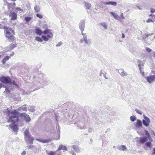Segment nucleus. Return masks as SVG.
I'll return each mask as SVG.
<instances>
[{
    "label": "nucleus",
    "instance_id": "1",
    "mask_svg": "<svg viewBox=\"0 0 155 155\" xmlns=\"http://www.w3.org/2000/svg\"><path fill=\"white\" fill-rule=\"evenodd\" d=\"M19 114L20 113L15 109L12 111L8 110L7 112V114L9 116L7 122L8 123L12 122V124H10L9 126L14 132L16 133L18 131L17 126L14 123L18 121V116Z\"/></svg>",
    "mask_w": 155,
    "mask_h": 155
},
{
    "label": "nucleus",
    "instance_id": "2",
    "mask_svg": "<svg viewBox=\"0 0 155 155\" xmlns=\"http://www.w3.org/2000/svg\"><path fill=\"white\" fill-rule=\"evenodd\" d=\"M24 134L25 141L28 143L33 144V141L34 140V139L30 134L29 128H28L26 129L24 132Z\"/></svg>",
    "mask_w": 155,
    "mask_h": 155
},
{
    "label": "nucleus",
    "instance_id": "3",
    "mask_svg": "<svg viewBox=\"0 0 155 155\" xmlns=\"http://www.w3.org/2000/svg\"><path fill=\"white\" fill-rule=\"evenodd\" d=\"M81 35L83 36V37L81 39L79 42L81 43H84L85 45H90L91 41V40L88 38L87 35L86 33H84L81 32Z\"/></svg>",
    "mask_w": 155,
    "mask_h": 155
},
{
    "label": "nucleus",
    "instance_id": "4",
    "mask_svg": "<svg viewBox=\"0 0 155 155\" xmlns=\"http://www.w3.org/2000/svg\"><path fill=\"white\" fill-rule=\"evenodd\" d=\"M0 81L5 84H11L12 80L11 78L8 76H2L0 78Z\"/></svg>",
    "mask_w": 155,
    "mask_h": 155
},
{
    "label": "nucleus",
    "instance_id": "5",
    "mask_svg": "<svg viewBox=\"0 0 155 155\" xmlns=\"http://www.w3.org/2000/svg\"><path fill=\"white\" fill-rule=\"evenodd\" d=\"M143 117L144 119L143 120V124L146 127H148L150 123V119L145 115H143Z\"/></svg>",
    "mask_w": 155,
    "mask_h": 155
},
{
    "label": "nucleus",
    "instance_id": "6",
    "mask_svg": "<svg viewBox=\"0 0 155 155\" xmlns=\"http://www.w3.org/2000/svg\"><path fill=\"white\" fill-rule=\"evenodd\" d=\"M20 116L22 117H24L25 120L26 122H29L31 121V118L29 115L26 113H22L20 114Z\"/></svg>",
    "mask_w": 155,
    "mask_h": 155
},
{
    "label": "nucleus",
    "instance_id": "7",
    "mask_svg": "<svg viewBox=\"0 0 155 155\" xmlns=\"http://www.w3.org/2000/svg\"><path fill=\"white\" fill-rule=\"evenodd\" d=\"M137 141L141 143H143L147 141V137H140V138H136Z\"/></svg>",
    "mask_w": 155,
    "mask_h": 155
},
{
    "label": "nucleus",
    "instance_id": "8",
    "mask_svg": "<svg viewBox=\"0 0 155 155\" xmlns=\"http://www.w3.org/2000/svg\"><path fill=\"white\" fill-rule=\"evenodd\" d=\"M147 81L151 84L155 80V75L148 76L146 78Z\"/></svg>",
    "mask_w": 155,
    "mask_h": 155
},
{
    "label": "nucleus",
    "instance_id": "9",
    "mask_svg": "<svg viewBox=\"0 0 155 155\" xmlns=\"http://www.w3.org/2000/svg\"><path fill=\"white\" fill-rule=\"evenodd\" d=\"M85 21L82 20L79 23V28L80 29V30L81 31V32H83V31H84L85 27Z\"/></svg>",
    "mask_w": 155,
    "mask_h": 155
},
{
    "label": "nucleus",
    "instance_id": "10",
    "mask_svg": "<svg viewBox=\"0 0 155 155\" xmlns=\"http://www.w3.org/2000/svg\"><path fill=\"white\" fill-rule=\"evenodd\" d=\"M9 16L11 18V20L12 21L15 20L17 19V15L16 13L15 12H11Z\"/></svg>",
    "mask_w": 155,
    "mask_h": 155
},
{
    "label": "nucleus",
    "instance_id": "11",
    "mask_svg": "<svg viewBox=\"0 0 155 155\" xmlns=\"http://www.w3.org/2000/svg\"><path fill=\"white\" fill-rule=\"evenodd\" d=\"M118 72L122 77H124L127 75V73L124 71L123 69H121L118 70Z\"/></svg>",
    "mask_w": 155,
    "mask_h": 155
},
{
    "label": "nucleus",
    "instance_id": "12",
    "mask_svg": "<svg viewBox=\"0 0 155 155\" xmlns=\"http://www.w3.org/2000/svg\"><path fill=\"white\" fill-rule=\"evenodd\" d=\"M42 76L43 78L41 79H40L39 80V82L43 84H46L47 83V79L45 77H44L43 76V74H42L40 75V76Z\"/></svg>",
    "mask_w": 155,
    "mask_h": 155
},
{
    "label": "nucleus",
    "instance_id": "13",
    "mask_svg": "<svg viewBox=\"0 0 155 155\" xmlns=\"http://www.w3.org/2000/svg\"><path fill=\"white\" fill-rule=\"evenodd\" d=\"M35 31L36 34L39 35H41L43 33V31L38 28H36Z\"/></svg>",
    "mask_w": 155,
    "mask_h": 155
},
{
    "label": "nucleus",
    "instance_id": "14",
    "mask_svg": "<svg viewBox=\"0 0 155 155\" xmlns=\"http://www.w3.org/2000/svg\"><path fill=\"white\" fill-rule=\"evenodd\" d=\"M117 147V149L123 151H126L127 150L126 146L124 145L118 146Z\"/></svg>",
    "mask_w": 155,
    "mask_h": 155
},
{
    "label": "nucleus",
    "instance_id": "15",
    "mask_svg": "<svg viewBox=\"0 0 155 155\" xmlns=\"http://www.w3.org/2000/svg\"><path fill=\"white\" fill-rule=\"evenodd\" d=\"M4 29L5 30V31L6 34L8 35H10L11 34L10 31H12V29L7 27H4Z\"/></svg>",
    "mask_w": 155,
    "mask_h": 155
},
{
    "label": "nucleus",
    "instance_id": "16",
    "mask_svg": "<svg viewBox=\"0 0 155 155\" xmlns=\"http://www.w3.org/2000/svg\"><path fill=\"white\" fill-rule=\"evenodd\" d=\"M26 105H24L22 106L19 107L16 110L18 112V110H22L23 111H27V108L26 107Z\"/></svg>",
    "mask_w": 155,
    "mask_h": 155
},
{
    "label": "nucleus",
    "instance_id": "17",
    "mask_svg": "<svg viewBox=\"0 0 155 155\" xmlns=\"http://www.w3.org/2000/svg\"><path fill=\"white\" fill-rule=\"evenodd\" d=\"M110 14L113 16L114 18L118 20H119L120 19V17L117 14L114 13L113 12H110Z\"/></svg>",
    "mask_w": 155,
    "mask_h": 155
},
{
    "label": "nucleus",
    "instance_id": "18",
    "mask_svg": "<svg viewBox=\"0 0 155 155\" xmlns=\"http://www.w3.org/2000/svg\"><path fill=\"white\" fill-rule=\"evenodd\" d=\"M17 46L16 44L10 45L9 47H6L7 49L8 50H10L13 49L14 48Z\"/></svg>",
    "mask_w": 155,
    "mask_h": 155
},
{
    "label": "nucleus",
    "instance_id": "19",
    "mask_svg": "<svg viewBox=\"0 0 155 155\" xmlns=\"http://www.w3.org/2000/svg\"><path fill=\"white\" fill-rule=\"evenodd\" d=\"M71 148L76 152L78 153L80 152V150L79 148L76 145H73L71 146Z\"/></svg>",
    "mask_w": 155,
    "mask_h": 155
},
{
    "label": "nucleus",
    "instance_id": "20",
    "mask_svg": "<svg viewBox=\"0 0 155 155\" xmlns=\"http://www.w3.org/2000/svg\"><path fill=\"white\" fill-rule=\"evenodd\" d=\"M35 106H29L28 107V110L31 112H33L35 111Z\"/></svg>",
    "mask_w": 155,
    "mask_h": 155
},
{
    "label": "nucleus",
    "instance_id": "21",
    "mask_svg": "<svg viewBox=\"0 0 155 155\" xmlns=\"http://www.w3.org/2000/svg\"><path fill=\"white\" fill-rule=\"evenodd\" d=\"M104 4L106 5H111L116 6L117 5V2H108L104 3Z\"/></svg>",
    "mask_w": 155,
    "mask_h": 155
},
{
    "label": "nucleus",
    "instance_id": "22",
    "mask_svg": "<svg viewBox=\"0 0 155 155\" xmlns=\"http://www.w3.org/2000/svg\"><path fill=\"white\" fill-rule=\"evenodd\" d=\"M61 150H64L67 151V149L66 146H63V145H61L59 146L58 149L56 150V151H59Z\"/></svg>",
    "mask_w": 155,
    "mask_h": 155
},
{
    "label": "nucleus",
    "instance_id": "23",
    "mask_svg": "<svg viewBox=\"0 0 155 155\" xmlns=\"http://www.w3.org/2000/svg\"><path fill=\"white\" fill-rule=\"evenodd\" d=\"M142 125V123L141 121L139 119L137 120V123L136 125V127H140Z\"/></svg>",
    "mask_w": 155,
    "mask_h": 155
},
{
    "label": "nucleus",
    "instance_id": "24",
    "mask_svg": "<svg viewBox=\"0 0 155 155\" xmlns=\"http://www.w3.org/2000/svg\"><path fill=\"white\" fill-rule=\"evenodd\" d=\"M6 36L10 41H12L14 39L15 37L13 35H6Z\"/></svg>",
    "mask_w": 155,
    "mask_h": 155
},
{
    "label": "nucleus",
    "instance_id": "25",
    "mask_svg": "<svg viewBox=\"0 0 155 155\" xmlns=\"http://www.w3.org/2000/svg\"><path fill=\"white\" fill-rule=\"evenodd\" d=\"M36 140L37 141H38L39 142H42L43 143H48L50 141V140H42V139H36Z\"/></svg>",
    "mask_w": 155,
    "mask_h": 155
},
{
    "label": "nucleus",
    "instance_id": "26",
    "mask_svg": "<svg viewBox=\"0 0 155 155\" xmlns=\"http://www.w3.org/2000/svg\"><path fill=\"white\" fill-rule=\"evenodd\" d=\"M5 91L4 92V93L5 94L6 96H8L10 93V91L8 90L7 87H5Z\"/></svg>",
    "mask_w": 155,
    "mask_h": 155
},
{
    "label": "nucleus",
    "instance_id": "27",
    "mask_svg": "<svg viewBox=\"0 0 155 155\" xmlns=\"http://www.w3.org/2000/svg\"><path fill=\"white\" fill-rule=\"evenodd\" d=\"M9 58L10 57L9 56H6L2 61V62L3 64H4L5 63L6 61L9 59Z\"/></svg>",
    "mask_w": 155,
    "mask_h": 155
},
{
    "label": "nucleus",
    "instance_id": "28",
    "mask_svg": "<svg viewBox=\"0 0 155 155\" xmlns=\"http://www.w3.org/2000/svg\"><path fill=\"white\" fill-rule=\"evenodd\" d=\"M100 25L104 27V28L106 30L107 29V25L106 23L105 22H102L100 24Z\"/></svg>",
    "mask_w": 155,
    "mask_h": 155
},
{
    "label": "nucleus",
    "instance_id": "29",
    "mask_svg": "<svg viewBox=\"0 0 155 155\" xmlns=\"http://www.w3.org/2000/svg\"><path fill=\"white\" fill-rule=\"evenodd\" d=\"M78 126L81 129H83L85 127V126H84V124L82 122L78 124Z\"/></svg>",
    "mask_w": 155,
    "mask_h": 155
},
{
    "label": "nucleus",
    "instance_id": "30",
    "mask_svg": "<svg viewBox=\"0 0 155 155\" xmlns=\"http://www.w3.org/2000/svg\"><path fill=\"white\" fill-rule=\"evenodd\" d=\"M53 35L52 33L50 31L48 33L47 36L48 38H52Z\"/></svg>",
    "mask_w": 155,
    "mask_h": 155
},
{
    "label": "nucleus",
    "instance_id": "31",
    "mask_svg": "<svg viewBox=\"0 0 155 155\" xmlns=\"http://www.w3.org/2000/svg\"><path fill=\"white\" fill-rule=\"evenodd\" d=\"M85 8L87 9H89L91 7V5L90 3H87L85 4Z\"/></svg>",
    "mask_w": 155,
    "mask_h": 155
},
{
    "label": "nucleus",
    "instance_id": "32",
    "mask_svg": "<svg viewBox=\"0 0 155 155\" xmlns=\"http://www.w3.org/2000/svg\"><path fill=\"white\" fill-rule=\"evenodd\" d=\"M35 39L37 41L40 42H42L43 41L41 38L38 36H37L35 37Z\"/></svg>",
    "mask_w": 155,
    "mask_h": 155
},
{
    "label": "nucleus",
    "instance_id": "33",
    "mask_svg": "<svg viewBox=\"0 0 155 155\" xmlns=\"http://www.w3.org/2000/svg\"><path fill=\"white\" fill-rule=\"evenodd\" d=\"M130 120L131 121L134 122L136 120V118L135 116L133 115V116H131L130 117Z\"/></svg>",
    "mask_w": 155,
    "mask_h": 155
},
{
    "label": "nucleus",
    "instance_id": "34",
    "mask_svg": "<svg viewBox=\"0 0 155 155\" xmlns=\"http://www.w3.org/2000/svg\"><path fill=\"white\" fill-rule=\"evenodd\" d=\"M34 9L35 11L37 12H38L40 10V8L39 6H35Z\"/></svg>",
    "mask_w": 155,
    "mask_h": 155
},
{
    "label": "nucleus",
    "instance_id": "35",
    "mask_svg": "<svg viewBox=\"0 0 155 155\" xmlns=\"http://www.w3.org/2000/svg\"><path fill=\"white\" fill-rule=\"evenodd\" d=\"M135 111L138 114L140 115H142V112L141 110H138L137 109H135Z\"/></svg>",
    "mask_w": 155,
    "mask_h": 155
},
{
    "label": "nucleus",
    "instance_id": "36",
    "mask_svg": "<svg viewBox=\"0 0 155 155\" xmlns=\"http://www.w3.org/2000/svg\"><path fill=\"white\" fill-rule=\"evenodd\" d=\"M41 38L45 41H47L48 40V38L45 36H42Z\"/></svg>",
    "mask_w": 155,
    "mask_h": 155
},
{
    "label": "nucleus",
    "instance_id": "37",
    "mask_svg": "<svg viewBox=\"0 0 155 155\" xmlns=\"http://www.w3.org/2000/svg\"><path fill=\"white\" fill-rule=\"evenodd\" d=\"M139 64H138V66L139 68L140 72L142 73V68L141 67V62L140 60L139 61Z\"/></svg>",
    "mask_w": 155,
    "mask_h": 155
},
{
    "label": "nucleus",
    "instance_id": "38",
    "mask_svg": "<svg viewBox=\"0 0 155 155\" xmlns=\"http://www.w3.org/2000/svg\"><path fill=\"white\" fill-rule=\"evenodd\" d=\"M12 83L17 88H18L19 87L18 85L16 84V83L15 82V81L14 80L12 81L11 83Z\"/></svg>",
    "mask_w": 155,
    "mask_h": 155
},
{
    "label": "nucleus",
    "instance_id": "39",
    "mask_svg": "<svg viewBox=\"0 0 155 155\" xmlns=\"http://www.w3.org/2000/svg\"><path fill=\"white\" fill-rule=\"evenodd\" d=\"M31 17H27L25 18V20L26 22H28L31 19Z\"/></svg>",
    "mask_w": 155,
    "mask_h": 155
},
{
    "label": "nucleus",
    "instance_id": "40",
    "mask_svg": "<svg viewBox=\"0 0 155 155\" xmlns=\"http://www.w3.org/2000/svg\"><path fill=\"white\" fill-rule=\"evenodd\" d=\"M50 31V30L48 29H45L43 32V33L44 34H47Z\"/></svg>",
    "mask_w": 155,
    "mask_h": 155
},
{
    "label": "nucleus",
    "instance_id": "41",
    "mask_svg": "<svg viewBox=\"0 0 155 155\" xmlns=\"http://www.w3.org/2000/svg\"><path fill=\"white\" fill-rule=\"evenodd\" d=\"M145 49L146 51L149 53L150 52L152 51V50L151 49L147 47H146Z\"/></svg>",
    "mask_w": 155,
    "mask_h": 155
},
{
    "label": "nucleus",
    "instance_id": "42",
    "mask_svg": "<svg viewBox=\"0 0 155 155\" xmlns=\"http://www.w3.org/2000/svg\"><path fill=\"white\" fill-rule=\"evenodd\" d=\"M36 15L37 17L40 18H43V16L42 15L38 13Z\"/></svg>",
    "mask_w": 155,
    "mask_h": 155
},
{
    "label": "nucleus",
    "instance_id": "43",
    "mask_svg": "<svg viewBox=\"0 0 155 155\" xmlns=\"http://www.w3.org/2000/svg\"><path fill=\"white\" fill-rule=\"evenodd\" d=\"M48 154L49 155H55V152H54L52 151H51L49 152V153H48Z\"/></svg>",
    "mask_w": 155,
    "mask_h": 155
},
{
    "label": "nucleus",
    "instance_id": "44",
    "mask_svg": "<svg viewBox=\"0 0 155 155\" xmlns=\"http://www.w3.org/2000/svg\"><path fill=\"white\" fill-rule=\"evenodd\" d=\"M151 143L150 142H147L146 143V146L148 147H150L151 145Z\"/></svg>",
    "mask_w": 155,
    "mask_h": 155
},
{
    "label": "nucleus",
    "instance_id": "45",
    "mask_svg": "<svg viewBox=\"0 0 155 155\" xmlns=\"http://www.w3.org/2000/svg\"><path fill=\"white\" fill-rule=\"evenodd\" d=\"M147 23L153 22V21L151 19L148 18L146 21Z\"/></svg>",
    "mask_w": 155,
    "mask_h": 155
},
{
    "label": "nucleus",
    "instance_id": "46",
    "mask_svg": "<svg viewBox=\"0 0 155 155\" xmlns=\"http://www.w3.org/2000/svg\"><path fill=\"white\" fill-rule=\"evenodd\" d=\"M16 9L17 11H21L22 12L23 11V9H21L20 7H17L16 8Z\"/></svg>",
    "mask_w": 155,
    "mask_h": 155
},
{
    "label": "nucleus",
    "instance_id": "47",
    "mask_svg": "<svg viewBox=\"0 0 155 155\" xmlns=\"http://www.w3.org/2000/svg\"><path fill=\"white\" fill-rule=\"evenodd\" d=\"M145 135L148 138L150 136V134L149 133H148L147 131H146Z\"/></svg>",
    "mask_w": 155,
    "mask_h": 155
},
{
    "label": "nucleus",
    "instance_id": "48",
    "mask_svg": "<svg viewBox=\"0 0 155 155\" xmlns=\"http://www.w3.org/2000/svg\"><path fill=\"white\" fill-rule=\"evenodd\" d=\"M62 44V43L61 42H60L58 44L56 45V46L59 47Z\"/></svg>",
    "mask_w": 155,
    "mask_h": 155
},
{
    "label": "nucleus",
    "instance_id": "49",
    "mask_svg": "<svg viewBox=\"0 0 155 155\" xmlns=\"http://www.w3.org/2000/svg\"><path fill=\"white\" fill-rule=\"evenodd\" d=\"M69 153L70 154H72V155H75V154L74 151L72 150H71V151H70Z\"/></svg>",
    "mask_w": 155,
    "mask_h": 155
},
{
    "label": "nucleus",
    "instance_id": "50",
    "mask_svg": "<svg viewBox=\"0 0 155 155\" xmlns=\"http://www.w3.org/2000/svg\"><path fill=\"white\" fill-rule=\"evenodd\" d=\"M153 34H152V33H151V34H146L145 37V38H147L149 36L151 35H152Z\"/></svg>",
    "mask_w": 155,
    "mask_h": 155
},
{
    "label": "nucleus",
    "instance_id": "51",
    "mask_svg": "<svg viewBox=\"0 0 155 155\" xmlns=\"http://www.w3.org/2000/svg\"><path fill=\"white\" fill-rule=\"evenodd\" d=\"M141 74H142V76L144 78H146L147 77H146L145 76V74H144V72L143 71H142V73H140Z\"/></svg>",
    "mask_w": 155,
    "mask_h": 155
},
{
    "label": "nucleus",
    "instance_id": "52",
    "mask_svg": "<svg viewBox=\"0 0 155 155\" xmlns=\"http://www.w3.org/2000/svg\"><path fill=\"white\" fill-rule=\"evenodd\" d=\"M26 154V152L25 151H22V152L21 153V155H25Z\"/></svg>",
    "mask_w": 155,
    "mask_h": 155
},
{
    "label": "nucleus",
    "instance_id": "53",
    "mask_svg": "<svg viewBox=\"0 0 155 155\" xmlns=\"http://www.w3.org/2000/svg\"><path fill=\"white\" fill-rule=\"evenodd\" d=\"M151 12L152 13H153L155 12V10L153 9H152L151 10Z\"/></svg>",
    "mask_w": 155,
    "mask_h": 155
},
{
    "label": "nucleus",
    "instance_id": "54",
    "mask_svg": "<svg viewBox=\"0 0 155 155\" xmlns=\"http://www.w3.org/2000/svg\"><path fill=\"white\" fill-rule=\"evenodd\" d=\"M120 17V18L122 17L123 19H124V17L123 16V13H121Z\"/></svg>",
    "mask_w": 155,
    "mask_h": 155
},
{
    "label": "nucleus",
    "instance_id": "55",
    "mask_svg": "<svg viewBox=\"0 0 155 155\" xmlns=\"http://www.w3.org/2000/svg\"><path fill=\"white\" fill-rule=\"evenodd\" d=\"M4 27H3V26L0 24V29H2L3 28H4Z\"/></svg>",
    "mask_w": 155,
    "mask_h": 155
},
{
    "label": "nucleus",
    "instance_id": "56",
    "mask_svg": "<svg viewBox=\"0 0 155 155\" xmlns=\"http://www.w3.org/2000/svg\"><path fill=\"white\" fill-rule=\"evenodd\" d=\"M92 129L91 128H89L88 130V132H92Z\"/></svg>",
    "mask_w": 155,
    "mask_h": 155
},
{
    "label": "nucleus",
    "instance_id": "57",
    "mask_svg": "<svg viewBox=\"0 0 155 155\" xmlns=\"http://www.w3.org/2000/svg\"><path fill=\"white\" fill-rule=\"evenodd\" d=\"M104 74L103 72H102V71H101L100 74V75L101 76L102 74L104 75Z\"/></svg>",
    "mask_w": 155,
    "mask_h": 155
},
{
    "label": "nucleus",
    "instance_id": "58",
    "mask_svg": "<svg viewBox=\"0 0 155 155\" xmlns=\"http://www.w3.org/2000/svg\"><path fill=\"white\" fill-rule=\"evenodd\" d=\"M137 7L140 10H142V8H141L140 7L138 6H137Z\"/></svg>",
    "mask_w": 155,
    "mask_h": 155
},
{
    "label": "nucleus",
    "instance_id": "59",
    "mask_svg": "<svg viewBox=\"0 0 155 155\" xmlns=\"http://www.w3.org/2000/svg\"><path fill=\"white\" fill-rule=\"evenodd\" d=\"M3 85V84H2L0 83V89L2 87Z\"/></svg>",
    "mask_w": 155,
    "mask_h": 155
},
{
    "label": "nucleus",
    "instance_id": "60",
    "mask_svg": "<svg viewBox=\"0 0 155 155\" xmlns=\"http://www.w3.org/2000/svg\"><path fill=\"white\" fill-rule=\"evenodd\" d=\"M104 77L105 78V79H107L108 78H106V76H105V74H104V75H103Z\"/></svg>",
    "mask_w": 155,
    "mask_h": 155
},
{
    "label": "nucleus",
    "instance_id": "61",
    "mask_svg": "<svg viewBox=\"0 0 155 155\" xmlns=\"http://www.w3.org/2000/svg\"><path fill=\"white\" fill-rule=\"evenodd\" d=\"M125 37V36H124V34H122V38H124Z\"/></svg>",
    "mask_w": 155,
    "mask_h": 155
},
{
    "label": "nucleus",
    "instance_id": "62",
    "mask_svg": "<svg viewBox=\"0 0 155 155\" xmlns=\"http://www.w3.org/2000/svg\"><path fill=\"white\" fill-rule=\"evenodd\" d=\"M47 26V25H44L43 27H42V28H46Z\"/></svg>",
    "mask_w": 155,
    "mask_h": 155
},
{
    "label": "nucleus",
    "instance_id": "63",
    "mask_svg": "<svg viewBox=\"0 0 155 155\" xmlns=\"http://www.w3.org/2000/svg\"><path fill=\"white\" fill-rule=\"evenodd\" d=\"M12 31V33L13 34V35L15 34L14 31L13 30H12V31Z\"/></svg>",
    "mask_w": 155,
    "mask_h": 155
},
{
    "label": "nucleus",
    "instance_id": "64",
    "mask_svg": "<svg viewBox=\"0 0 155 155\" xmlns=\"http://www.w3.org/2000/svg\"><path fill=\"white\" fill-rule=\"evenodd\" d=\"M153 57H155V51L153 52Z\"/></svg>",
    "mask_w": 155,
    "mask_h": 155
}]
</instances>
